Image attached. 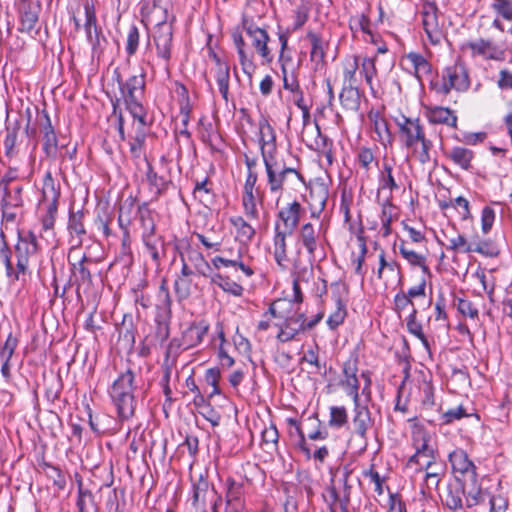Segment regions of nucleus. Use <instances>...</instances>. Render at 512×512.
I'll return each mask as SVG.
<instances>
[{
    "instance_id": "nucleus-1",
    "label": "nucleus",
    "mask_w": 512,
    "mask_h": 512,
    "mask_svg": "<svg viewBox=\"0 0 512 512\" xmlns=\"http://www.w3.org/2000/svg\"><path fill=\"white\" fill-rule=\"evenodd\" d=\"M115 79L118 83L121 98L126 109L139 124L146 126L147 112L143 106L146 89V75L141 72L123 80L119 72L115 71Z\"/></svg>"
},
{
    "instance_id": "nucleus-2",
    "label": "nucleus",
    "mask_w": 512,
    "mask_h": 512,
    "mask_svg": "<svg viewBox=\"0 0 512 512\" xmlns=\"http://www.w3.org/2000/svg\"><path fill=\"white\" fill-rule=\"evenodd\" d=\"M136 390V374L131 369L120 373L113 381L109 389V395L112 403L116 407L120 421L129 420L134 416L136 409Z\"/></svg>"
},
{
    "instance_id": "nucleus-3",
    "label": "nucleus",
    "mask_w": 512,
    "mask_h": 512,
    "mask_svg": "<svg viewBox=\"0 0 512 512\" xmlns=\"http://www.w3.org/2000/svg\"><path fill=\"white\" fill-rule=\"evenodd\" d=\"M267 177V185L272 194L281 195L286 184L303 182L302 174L295 168L288 167L277 156L263 159Z\"/></svg>"
},
{
    "instance_id": "nucleus-4",
    "label": "nucleus",
    "mask_w": 512,
    "mask_h": 512,
    "mask_svg": "<svg viewBox=\"0 0 512 512\" xmlns=\"http://www.w3.org/2000/svg\"><path fill=\"white\" fill-rule=\"evenodd\" d=\"M242 30L250 38L256 53L262 58L263 63L270 64L274 60L271 48L268 46L270 36L265 28L258 26L253 18L248 16L242 17Z\"/></svg>"
},
{
    "instance_id": "nucleus-5",
    "label": "nucleus",
    "mask_w": 512,
    "mask_h": 512,
    "mask_svg": "<svg viewBox=\"0 0 512 512\" xmlns=\"http://www.w3.org/2000/svg\"><path fill=\"white\" fill-rule=\"evenodd\" d=\"M430 433L421 425L415 424L411 429V443L415 452L409 457L406 463L407 468H414L416 472L423 471V465L420 462V456L431 455V450L434 449L431 445Z\"/></svg>"
},
{
    "instance_id": "nucleus-6",
    "label": "nucleus",
    "mask_w": 512,
    "mask_h": 512,
    "mask_svg": "<svg viewBox=\"0 0 512 512\" xmlns=\"http://www.w3.org/2000/svg\"><path fill=\"white\" fill-rule=\"evenodd\" d=\"M153 42L156 48L157 57L163 62L167 73L170 71V60L173 49V27L170 23H159L153 35Z\"/></svg>"
},
{
    "instance_id": "nucleus-7",
    "label": "nucleus",
    "mask_w": 512,
    "mask_h": 512,
    "mask_svg": "<svg viewBox=\"0 0 512 512\" xmlns=\"http://www.w3.org/2000/svg\"><path fill=\"white\" fill-rule=\"evenodd\" d=\"M422 25L429 42L438 45L444 38L442 26L439 23V10L434 2L425 0L421 10Z\"/></svg>"
},
{
    "instance_id": "nucleus-8",
    "label": "nucleus",
    "mask_w": 512,
    "mask_h": 512,
    "mask_svg": "<svg viewBox=\"0 0 512 512\" xmlns=\"http://www.w3.org/2000/svg\"><path fill=\"white\" fill-rule=\"evenodd\" d=\"M77 248L71 246L68 253V262L71 266L72 276L78 286L92 284V267L97 264L94 258L83 254L81 257L76 256Z\"/></svg>"
},
{
    "instance_id": "nucleus-9",
    "label": "nucleus",
    "mask_w": 512,
    "mask_h": 512,
    "mask_svg": "<svg viewBox=\"0 0 512 512\" xmlns=\"http://www.w3.org/2000/svg\"><path fill=\"white\" fill-rule=\"evenodd\" d=\"M353 417L351 434L359 437L364 446L367 445L368 432L374 425V420L371 416V412L366 404H362L360 399L353 401Z\"/></svg>"
},
{
    "instance_id": "nucleus-10",
    "label": "nucleus",
    "mask_w": 512,
    "mask_h": 512,
    "mask_svg": "<svg viewBox=\"0 0 512 512\" xmlns=\"http://www.w3.org/2000/svg\"><path fill=\"white\" fill-rule=\"evenodd\" d=\"M443 90L449 93L452 89L464 92L470 86L468 71L461 62L447 66L443 72Z\"/></svg>"
},
{
    "instance_id": "nucleus-11",
    "label": "nucleus",
    "mask_w": 512,
    "mask_h": 512,
    "mask_svg": "<svg viewBox=\"0 0 512 512\" xmlns=\"http://www.w3.org/2000/svg\"><path fill=\"white\" fill-rule=\"evenodd\" d=\"M358 356H352L346 360L342 367V378L339 382L340 387L346 395L350 396L353 401H358L359 396V379L358 373Z\"/></svg>"
},
{
    "instance_id": "nucleus-12",
    "label": "nucleus",
    "mask_w": 512,
    "mask_h": 512,
    "mask_svg": "<svg viewBox=\"0 0 512 512\" xmlns=\"http://www.w3.org/2000/svg\"><path fill=\"white\" fill-rule=\"evenodd\" d=\"M225 510L224 512H244V484L228 477L225 481Z\"/></svg>"
},
{
    "instance_id": "nucleus-13",
    "label": "nucleus",
    "mask_w": 512,
    "mask_h": 512,
    "mask_svg": "<svg viewBox=\"0 0 512 512\" xmlns=\"http://www.w3.org/2000/svg\"><path fill=\"white\" fill-rule=\"evenodd\" d=\"M396 123L402 141L407 148L413 146L414 143L419 142V140L426 136L424 128L418 118L402 116L401 119L396 120Z\"/></svg>"
},
{
    "instance_id": "nucleus-14",
    "label": "nucleus",
    "mask_w": 512,
    "mask_h": 512,
    "mask_svg": "<svg viewBox=\"0 0 512 512\" xmlns=\"http://www.w3.org/2000/svg\"><path fill=\"white\" fill-rule=\"evenodd\" d=\"M283 318V323L276 324V326L279 328L278 334L276 336L278 341L282 343L292 341L296 339L300 333L306 331L303 313H295L291 316Z\"/></svg>"
},
{
    "instance_id": "nucleus-15",
    "label": "nucleus",
    "mask_w": 512,
    "mask_h": 512,
    "mask_svg": "<svg viewBox=\"0 0 512 512\" xmlns=\"http://www.w3.org/2000/svg\"><path fill=\"white\" fill-rule=\"evenodd\" d=\"M259 144L262 159L277 156L276 134L268 118L261 116L258 122Z\"/></svg>"
},
{
    "instance_id": "nucleus-16",
    "label": "nucleus",
    "mask_w": 512,
    "mask_h": 512,
    "mask_svg": "<svg viewBox=\"0 0 512 512\" xmlns=\"http://www.w3.org/2000/svg\"><path fill=\"white\" fill-rule=\"evenodd\" d=\"M465 482L460 477L447 484L444 493L441 495V501L445 507L450 510H461L464 508Z\"/></svg>"
},
{
    "instance_id": "nucleus-17",
    "label": "nucleus",
    "mask_w": 512,
    "mask_h": 512,
    "mask_svg": "<svg viewBox=\"0 0 512 512\" xmlns=\"http://www.w3.org/2000/svg\"><path fill=\"white\" fill-rule=\"evenodd\" d=\"M449 462L453 473L456 476L469 477L471 481H476V466L469 459L468 454L463 449H455L449 454Z\"/></svg>"
},
{
    "instance_id": "nucleus-18",
    "label": "nucleus",
    "mask_w": 512,
    "mask_h": 512,
    "mask_svg": "<svg viewBox=\"0 0 512 512\" xmlns=\"http://www.w3.org/2000/svg\"><path fill=\"white\" fill-rule=\"evenodd\" d=\"M329 196L328 186L324 183H315L310 186L307 203L312 218H319L325 209Z\"/></svg>"
},
{
    "instance_id": "nucleus-19",
    "label": "nucleus",
    "mask_w": 512,
    "mask_h": 512,
    "mask_svg": "<svg viewBox=\"0 0 512 512\" xmlns=\"http://www.w3.org/2000/svg\"><path fill=\"white\" fill-rule=\"evenodd\" d=\"M209 325L205 321L191 323L182 333L180 343L178 344L183 350H189L200 343L208 333Z\"/></svg>"
},
{
    "instance_id": "nucleus-20",
    "label": "nucleus",
    "mask_w": 512,
    "mask_h": 512,
    "mask_svg": "<svg viewBox=\"0 0 512 512\" xmlns=\"http://www.w3.org/2000/svg\"><path fill=\"white\" fill-rule=\"evenodd\" d=\"M331 288L334 289L337 293L335 298L336 306L334 311L328 316L326 323L329 329L336 330L340 325L343 324L347 316L346 304L341 299L340 292L342 290L343 292L347 293L348 287L344 282L336 281L331 284Z\"/></svg>"
},
{
    "instance_id": "nucleus-21",
    "label": "nucleus",
    "mask_w": 512,
    "mask_h": 512,
    "mask_svg": "<svg viewBox=\"0 0 512 512\" xmlns=\"http://www.w3.org/2000/svg\"><path fill=\"white\" fill-rule=\"evenodd\" d=\"M292 232L281 229L280 224L276 223L275 225V235L273 238V247H274V259L277 265L282 269L286 270L288 268V253H287V236L291 235Z\"/></svg>"
},
{
    "instance_id": "nucleus-22",
    "label": "nucleus",
    "mask_w": 512,
    "mask_h": 512,
    "mask_svg": "<svg viewBox=\"0 0 512 512\" xmlns=\"http://www.w3.org/2000/svg\"><path fill=\"white\" fill-rule=\"evenodd\" d=\"M303 208L298 201H293L279 210L277 217L283 225V229L293 231L296 229L300 222Z\"/></svg>"
},
{
    "instance_id": "nucleus-23",
    "label": "nucleus",
    "mask_w": 512,
    "mask_h": 512,
    "mask_svg": "<svg viewBox=\"0 0 512 512\" xmlns=\"http://www.w3.org/2000/svg\"><path fill=\"white\" fill-rule=\"evenodd\" d=\"M232 39L239 56V62L242 70L246 75L251 77L256 69V66L253 62V54L247 52L246 43L241 32L234 30L232 32Z\"/></svg>"
},
{
    "instance_id": "nucleus-24",
    "label": "nucleus",
    "mask_w": 512,
    "mask_h": 512,
    "mask_svg": "<svg viewBox=\"0 0 512 512\" xmlns=\"http://www.w3.org/2000/svg\"><path fill=\"white\" fill-rule=\"evenodd\" d=\"M13 190L15 195L14 197H11L10 194L7 196V188H5V193L2 197V221L15 222L19 215L21 205V188L19 186H15Z\"/></svg>"
},
{
    "instance_id": "nucleus-25",
    "label": "nucleus",
    "mask_w": 512,
    "mask_h": 512,
    "mask_svg": "<svg viewBox=\"0 0 512 512\" xmlns=\"http://www.w3.org/2000/svg\"><path fill=\"white\" fill-rule=\"evenodd\" d=\"M400 175V171L396 174L391 165L384 163L379 175L378 196L385 191H389L388 195L392 196L394 191H398L401 187Z\"/></svg>"
},
{
    "instance_id": "nucleus-26",
    "label": "nucleus",
    "mask_w": 512,
    "mask_h": 512,
    "mask_svg": "<svg viewBox=\"0 0 512 512\" xmlns=\"http://www.w3.org/2000/svg\"><path fill=\"white\" fill-rule=\"evenodd\" d=\"M40 4L38 0H21L19 13L23 29L31 30L38 21Z\"/></svg>"
},
{
    "instance_id": "nucleus-27",
    "label": "nucleus",
    "mask_w": 512,
    "mask_h": 512,
    "mask_svg": "<svg viewBox=\"0 0 512 512\" xmlns=\"http://www.w3.org/2000/svg\"><path fill=\"white\" fill-rule=\"evenodd\" d=\"M444 155L454 165L466 171L472 168V161L475 157V154L471 149L463 146H453L452 148L444 151Z\"/></svg>"
},
{
    "instance_id": "nucleus-28",
    "label": "nucleus",
    "mask_w": 512,
    "mask_h": 512,
    "mask_svg": "<svg viewBox=\"0 0 512 512\" xmlns=\"http://www.w3.org/2000/svg\"><path fill=\"white\" fill-rule=\"evenodd\" d=\"M85 214L82 210L70 212L68 220V230L72 237L71 242H75L72 246L78 248L82 244V236L86 234L84 226Z\"/></svg>"
},
{
    "instance_id": "nucleus-29",
    "label": "nucleus",
    "mask_w": 512,
    "mask_h": 512,
    "mask_svg": "<svg viewBox=\"0 0 512 512\" xmlns=\"http://www.w3.org/2000/svg\"><path fill=\"white\" fill-rule=\"evenodd\" d=\"M299 242L306 249L311 260L315 258V252L318 246V233L311 223L301 226L298 235Z\"/></svg>"
},
{
    "instance_id": "nucleus-30",
    "label": "nucleus",
    "mask_w": 512,
    "mask_h": 512,
    "mask_svg": "<svg viewBox=\"0 0 512 512\" xmlns=\"http://www.w3.org/2000/svg\"><path fill=\"white\" fill-rule=\"evenodd\" d=\"M428 120L433 124H445L450 127H456L457 116L455 112L449 108L436 106L426 110Z\"/></svg>"
},
{
    "instance_id": "nucleus-31",
    "label": "nucleus",
    "mask_w": 512,
    "mask_h": 512,
    "mask_svg": "<svg viewBox=\"0 0 512 512\" xmlns=\"http://www.w3.org/2000/svg\"><path fill=\"white\" fill-rule=\"evenodd\" d=\"M368 118L373 125V130L376 134V140L386 146L387 143H391L392 135L388 127L387 120L378 112L370 111Z\"/></svg>"
},
{
    "instance_id": "nucleus-32",
    "label": "nucleus",
    "mask_w": 512,
    "mask_h": 512,
    "mask_svg": "<svg viewBox=\"0 0 512 512\" xmlns=\"http://www.w3.org/2000/svg\"><path fill=\"white\" fill-rule=\"evenodd\" d=\"M136 220L138 221L142 230L141 238L156 233L154 215L152 210L148 207L147 203H142L137 206Z\"/></svg>"
},
{
    "instance_id": "nucleus-33",
    "label": "nucleus",
    "mask_w": 512,
    "mask_h": 512,
    "mask_svg": "<svg viewBox=\"0 0 512 512\" xmlns=\"http://www.w3.org/2000/svg\"><path fill=\"white\" fill-rule=\"evenodd\" d=\"M142 242L147 253L151 256L153 262L160 264L161 258L165 255V242L161 235L156 233L142 237Z\"/></svg>"
},
{
    "instance_id": "nucleus-34",
    "label": "nucleus",
    "mask_w": 512,
    "mask_h": 512,
    "mask_svg": "<svg viewBox=\"0 0 512 512\" xmlns=\"http://www.w3.org/2000/svg\"><path fill=\"white\" fill-rule=\"evenodd\" d=\"M381 206L380 221L382 235L383 237H388L391 234V223L398 217L397 207L392 203L391 195H387Z\"/></svg>"
},
{
    "instance_id": "nucleus-35",
    "label": "nucleus",
    "mask_w": 512,
    "mask_h": 512,
    "mask_svg": "<svg viewBox=\"0 0 512 512\" xmlns=\"http://www.w3.org/2000/svg\"><path fill=\"white\" fill-rule=\"evenodd\" d=\"M339 100L345 110L356 112L361 104L360 90L356 86L343 85Z\"/></svg>"
},
{
    "instance_id": "nucleus-36",
    "label": "nucleus",
    "mask_w": 512,
    "mask_h": 512,
    "mask_svg": "<svg viewBox=\"0 0 512 512\" xmlns=\"http://www.w3.org/2000/svg\"><path fill=\"white\" fill-rule=\"evenodd\" d=\"M490 495L487 490L482 489L477 480L475 482L471 481L470 488L465 483L464 507L473 508L480 505L484 503L486 498H489Z\"/></svg>"
},
{
    "instance_id": "nucleus-37",
    "label": "nucleus",
    "mask_w": 512,
    "mask_h": 512,
    "mask_svg": "<svg viewBox=\"0 0 512 512\" xmlns=\"http://www.w3.org/2000/svg\"><path fill=\"white\" fill-rule=\"evenodd\" d=\"M406 60L411 64L414 74L418 80L431 75L432 67L427 59L420 53L410 52Z\"/></svg>"
},
{
    "instance_id": "nucleus-38",
    "label": "nucleus",
    "mask_w": 512,
    "mask_h": 512,
    "mask_svg": "<svg viewBox=\"0 0 512 512\" xmlns=\"http://www.w3.org/2000/svg\"><path fill=\"white\" fill-rule=\"evenodd\" d=\"M230 223L236 230V239L243 244L252 241L256 234V230L241 216L230 218Z\"/></svg>"
},
{
    "instance_id": "nucleus-39",
    "label": "nucleus",
    "mask_w": 512,
    "mask_h": 512,
    "mask_svg": "<svg viewBox=\"0 0 512 512\" xmlns=\"http://www.w3.org/2000/svg\"><path fill=\"white\" fill-rule=\"evenodd\" d=\"M355 165L365 173L370 172L373 167L378 165L373 150L365 146L357 148L355 152Z\"/></svg>"
},
{
    "instance_id": "nucleus-40",
    "label": "nucleus",
    "mask_w": 512,
    "mask_h": 512,
    "mask_svg": "<svg viewBox=\"0 0 512 512\" xmlns=\"http://www.w3.org/2000/svg\"><path fill=\"white\" fill-rule=\"evenodd\" d=\"M306 37L311 43V61H314L317 64L323 63L326 55V43L319 34L311 30L307 32Z\"/></svg>"
},
{
    "instance_id": "nucleus-41",
    "label": "nucleus",
    "mask_w": 512,
    "mask_h": 512,
    "mask_svg": "<svg viewBox=\"0 0 512 512\" xmlns=\"http://www.w3.org/2000/svg\"><path fill=\"white\" fill-rule=\"evenodd\" d=\"M412 150V155L421 163L427 164L432 161L433 143L431 140L424 136L419 142L414 143L413 146L408 147Z\"/></svg>"
},
{
    "instance_id": "nucleus-42",
    "label": "nucleus",
    "mask_w": 512,
    "mask_h": 512,
    "mask_svg": "<svg viewBox=\"0 0 512 512\" xmlns=\"http://www.w3.org/2000/svg\"><path fill=\"white\" fill-rule=\"evenodd\" d=\"M210 490V484L207 480L200 478L197 483L193 485L192 505L205 512L206 498Z\"/></svg>"
},
{
    "instance_id": "nucleus-43",
    "label": "nucleus",
    "mask_w": 512,
    "mask_h": 512,
    "mask_svg": "<svg viewBox=\"0 0 512 512\" xmlns=\"http://www.w3.org/2000/svg\"><path fill=\"white\" fill-rule=\"evenodd\" d=\"M262 202V197L259 192H243L242 206L245 215L251 220L259 219V211L257 203Z\"/></svg>"
},
{
    "instance_id": "nucleus-44",
    "label": "nucleus",
    "mask_w": 512,
    "mask_h": 512,
    "mask_svg": "<svg viewBox=\"0 0 512 512\" xmlns=\"http://www.w3.org/2000/svg\"><path fill=\"white\" fill-rule=\"evenodd\" d=\"M310 259V264H305L300 258H295L292 262L291 277L292 280L308 283L313 277V266Z\"/></svg>"
},
{
    "instance_id": "nucleus-45",
    "label": "nucleus",
    "mask_w": 512,
    "mask_h": 512,
    "mask_svg": "<svg viewBox=\"0 0 512 512\" xmlns=\"http://www.w3.org/2000/svg\"><path fill=\"white\" fill-rule=\"evenodd\" d=\"M6 129L7 135L5 138L6 156L12 157L14 155V146L16 143L17 135L20 130L18 118L16 117L14 122H11L10 112H7L6 117Z\"/></svg>"
},
{
    "instance_id": "nucleus-46",
    "label": "nucleus",
    "mask_w": 512,
    "mask_h": 512,
    "mask_svg": "<svg viewBox=\"0 0 512 512\" xmlns=\"http://www.w3.org/2000/svg\"><path fill=\"white\" fill-rule=\"evenodd\" d=\"M60 197L59 187L56 185L54 178L52 177V173L47 171L45 177L43 179V191L42 198L43 201L53 204H58V200Z\"/></svg>"
},
{
    "instance_id": "nucleus-47",
    "label": "nucleus",
    "mask_w": 512,
    "mask_h": 512,
    "mask_svg": "<svg viewBox=\"0 0 512 512\" xmlns=\"http://www.w3.org/2000/svg\"><path fill=\"white\" fill-rule=\"evenodd\" d=\"M211 283L220 287L224 292L239 297L243 294V287L227 276L216 273L211 276Z\"/></svg>"
},
{
    "instance_id": "nucleus-48",
    "label": "nucleus",
    "mask_w": 512,
    "mask_h": 512,
    "mask_svg": "<svg viewBox=\"0 0 512 512\" xmlns=\"http://www.w3.org/2000/svg\"><path fill=\"white\" fill-rule=\"evenodd\" d=\"M417 309L413 307L407 317L406 324L409 333L417 337L424 347L429 350V342L423 332L422 324L417 321Z\"/></svg>"
},
{
    "instance_id": "nucleus-49",
    "label": "nucleus",
    "mask_w": 512,
    "mask_h": 512,
    "mask_svg": "<svg viewBox=\"0 0 512 512\" xmlns=\"http://www.w3.org/2000/svg\"><path fill=\"white\" fill-rule=\"evenodd\" d=\"M77 507L79 512H97L94 496L91 491L83 489L81 480L78 486Z\"/></svg>"
},
{
    "instance_id": "nucleus-50",
    "label": "nucleus",
    "mask_w": 512,
    "mask_h": 512,
    "mask_svg": "<svg viewBox=\"0 0 512 512\" xmlns=\"http://www.w3.org/2000/svg\"><path fill=\"white\" fill-rule=\"evenodd\" d=\"M469 48L473 55H478L486 59L495 58L497 52L496 46L491 41L484 39L469 43Z\"/></svg>"
},
{
    "instance_id": "nucleus-51",
    "label": "nucleus",
    "mask_w": 512,
    "mask_h": 512,
    "mask_svg": "<svg viewBox=\"0 0 512 512\" xmlns=\"http://www.w3.org/2000/svg\"><path fill=\"white\" fill-rule=\"evenodd\" d=\"M216 82L218 84L219 92L223 99L228 102L229 95V81H230V68L228 64H220L216 68Z\"/></svg>"
},
{
    "instance_id": "nucleus-52",
    "label": "nucleus",
    "mask_w": 512,
    "mask_h": 512,
    "mask_svg": "<svg viewBox=\"0 0 512 512\" xmlns=\"http://www.w3.org/2000/svg\"><path fill=\"white\" fill-rule=\"evenodd\" d=\"M351 471L348 469H344L341 472V477L339 481L343 485V490L341 493V512H349V504L351 499V489L352 485L350 484Z\"/></svg>"
},
{
    "instance_id": "nucleus-53",
    "label": "nucleus",
    "mask_w": 512,
    "mask_h": 512,
    "mask_svg": "<svg viewBox=\"0 0 512 512\" xmlns=\"http://www.w3.org/2000/svg\"><path fill=\"white\" fill-rule=\"evenodd\" d=\"M146 179L151 187V190L156 196L161 195L167 189L169 184V182H167L164 177L158 176L150 164L148 165L146 172Z\"/></svg>"
},
{
    "instance_id": "nucleus-54",
    "label": "nucleus",
    "mask_w": 512,
    "mask_h": 512,
    "mask_svg": "<svg viewBox=\"0 0 512 512\" xmlns=\"http://www.w3.org/2000/svg\"><path fill=\"white\" fill-rule=\"evenodd\" d=\"M440 207L442 209H446L448 207L456 209L462 220H468L472 218L469 201L462 196L451 199L448 203H441Z\"/></svg>"
},
{
    "instance_id": "nucleus-55",
    "label": "nucleus",
    "mask_w": 512,
    "mask_h": 512,
    "mask_svg": "<svg viewBox=\"0 0 512 512\" xmlns=\"http://www.w3.org/2000/svg\"><path fill=\"white\" fill-rule=\"evenodd\" d=\"M212 264L217 269H219L221 266H237L245 273L247 277H251L254 274L253 269L244 264L240 255L237 257V259H225L223 257L216 256L212 259Z\"/></svg>"
},
{
    "instance_id": "nucleus-56",
    "label": "nucleus",
    "mask_w": 512,
    "mask_h": 512,
    "mask_svg": "<svg viewBox=\"0 0 512 512\" xmlns=\"http://www.w3.org/2000/svg\"><path fill=\"white\" fill-rule=\"evenodd\" d=\"M18 345V337L10 333L5 341L4 346H2V357L6 356L7 359L5 363L2 365V376L8 378L9 373V361L14 353L15 348Z\"/></svg>"
},
{
    "instance_id": "nucleus-57",
    "label": "nucleus",
    "mask_w": 512,
    "mask_h": 512,
    "mask_svg": "<svg viewBox=\"0 0 512 512\" xmlns=\"http://www.w3.org/2000/svg\"><path fill=\"white\" fill-rule=\"evenodd\" d=\"M348 423V412L344 406H331L328 424L332 428H341Z\"/></svg>"
},
{
    "instance_id": "nucleus-58",
    "label": "nucleus",
    "mask_w": 512,
    "mask_h": 512,
    "mask_svg": "<svg viewBox=\"0 0 512 512\" xmlns=\"http://www.w3.org/2000/svg\"><path fill=\"white\" fill-rule=\"evenodd\" d=\"M472 252L479 253L487 257H496L500 250L492 240H477L472 244Z\"/></svg>"
},
{
    "instance_id": "nucleus-59",
    "label": "nucleus",
    "mask_w": 512,
    "mask_h": 512,
    "mask_svg": "<svg viewBox=\"0 0 512 512\" xmlns=\"http://www.w3.org/2000/svg\"><path fill=\"white\" fill-rule=\"evenodd\" d=\"M137 204L135 199L128 198L126 199L119 207V215H118V225H120V219L123 223L127 222V225L130 226L132 215H136Z\"/></svg>"
},
{
    "instance_id": "nucleus-60",
    "label": "nucleus",
    "mask_w": 512,
    "mask_h": 512,
    "mask_svg": "<svg viewBox=\"0 0 512 512\" xmlns=\"http://www.w3.org/2000/svg\"><path fill=\"white\" fill-rule=\"evenodd\" d=\"M42 468L45 475L53 481L58 490H63L66 487L65 475L58 467L45 463Z\"/></svg>"
},
{
    "instance_id": "nucleus-61",
    "label": "nucleus",
    "mask_w": 512,
    "mask_h": 512,
    "mask_svg": "<svg viewBox=\"0 0 512 512\" xmlns=\"http://www.w3.org/2000/svg\"><path fill=\"white\" fill-rule=\"evenodd\" d=\"M140 126L141 128L138 129V131L135 133V135L131 138L129 142L130 152L136 158H139L143 154L144 145L146 141V133L143 130L144 126H142L141 124Z\"/></svg>"
},
{
    "instance_id": "nucleus-62",
    "label": "nucleus",
    "mask_w": 512,
    "mask_h": 512,
    "mask_svg": "<svg viewBox=\"0 0 512 512\" xmlns=\"http://www.w3.org/2000/svg\"><path fill=\"white\" fill-rule=\"evenodd\" d=\"M192 278L177 277L174 281V292L179 301L187 299L191 294Z\"/></svg>"
},
{
    "instance_id": "nucleus-63",
    "label": "nucleus",
    "mask_w": 512,
    "mask_h": 512,
    "mask_svg": "<svg viewBox=\"0 0 512 512\" xmlns=\"http://www.w3.org/2000/svg\"><path fill=\"white\" fill-rule=\"evenodd\" d=\"M455 305L460 314L465 317H469L472 320H477L479 317V312L477 307L468 299L457 298Z\"/></svg>"
},
{
    "instance_id": "nucleus-64",
    "label": "nucleus",
    "mask_w": 512,
    "mask_h": 512,
    "mask_svg": "<svg viewBox=\"0 0 512 512\" xmlns=\"http://www.w3.org/2000/svg\"><path fill=\"white\" fill-rule=\"evenodd\" d=\"M491 9L503 19L512 22V0H493Z\"/></svg>"
}]
</instances>
